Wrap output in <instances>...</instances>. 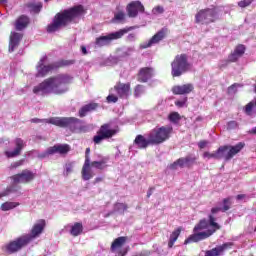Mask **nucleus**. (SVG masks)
<instances>
[{
  "mask_svg": "<svg viewBox=\"0 0 256 256\" xmlns=\"http://www.w3.org/2000/svg\"><path fill=\"white\" fill-rule=\"evenodd\" d=\"M73 81V77L67 74H60L54 77L45 79L42 83L33 88L35 95H63L69 91V83Z\"/></svg>",
  "mask_w": 256,
  "mask_h": 256,
  "instance_id": "1",
  "label": "nucleus"
},
{
  "mask_svg": "<svg viewBox=\"0 0 256 256\" xmlns=\"http://www.w3.org/2000/svg\"><path fill=\"white\" fill-rule=\"evenodd\" d=\"M31 123H49L60 127V129H69L72 133H85L89 131V126L83 125V120L76 117H51L48 119L32 118Z\"/></svg>",
  "mask_w": 256,
  "mask_h": 256,
  "instance_id": "2",
  "label": "nucleus"
},
{
  "mask_svg": "<svg viewBox=\"0 0 256 256\" xmlns=\"http://www.w3.org/2000/svg\"><path fill=\"white\" fill-rule=\"evenodd\" d=\"M217 219L213 215H209V220H200V222L194 227V234L190 235L185 240V245L189 243H199V241H204V239H209L215 231L221 229V226L217 224Z\"/></svg>",
  "mask_w": 256,
  "mask_h": 256,
  "instance_id": "3",
  "label": "nucleus"
},
{
  "mask_svg": "<svg viewBox=\"0 0 256 256\" xmlns=\"http://www.w3.org/2000/svg\"><path fill=\"white\" fill-rule=\"evenodd\" d=\"M83 13H85V10L82 5L74 6L57 13L52 23L48 25L47 32L55 33V31H59L61 27H67V25L73 23L77 17H81Z\"/></svg>",
  "mask_w": 256,
  "mask_h": 256,
  "instance_id": "4",
  "label": "nucleus"
},
{
  "mask_svg": "<svg viewBox=\"0 0 256 256\" xmlns=\"http://www.w3.org/2000/svg\"><path fill=\"white\" fill-rule=\"evenodd\" d=\"M131 95V85L118 83L114 88L110 89L109 95L106 98L107 103H117L120 99H127Z\"/></svg>",
  "mask_w": 256,
  "mask_h": 256,
  "instance_id": "5",
  "label": "nucleus"
},
{
  "mask_svg": "<svg viewBox=\"0 0 256 256\" xmlns=\"http://www.w3.org/2000/svg\"><path fill=\"white\" fill-rule=\"evenodd\" d=\"M173 133V127L171 126H162L159 128H154L151 130L148 135L150 136L151 145H161L165 143Z\"/></svg>",
  "mask_w": 256,
  "mask_h": 256,
  "instance_id": "6",
  "label": "nucleus"
},
{
  "mask_svg": "<svg viewBox=\"0 0 256 256\" xmlns=\"http://www.w3.org/2000/svg\"><path fill=\"white\" fill-rule=\"evenodd\" d=\"M171 67V73L173 77H181L183 73H187L191 68V64H189L187 54L177 55L173 62L171 63Z\"/></svg>",
  "mask_w": 256,
  "mask_h": 256,
  "instance_id": "7",
  "label": "nucleus"
},
{
  "mask_svg": "<svg viewBox=\"0 0 256 256\" xmlns=\"http://www.w3.org/2000/svg\"><path fill=\"white\" fill-rule=\"evenodd\" d=\"M127 29H121L116 32L109 33L108 35H101L95 39L94 47L95 49H101V47H107L111 45L112 41L121 39L123 35L127 34Z\"/></svg>",
  "mask_w": 256,
  "mask_h": 256,
  "instance_id": "8",
  "label": "nucleus"
},
{
  "mask_svg": "<svg viewBox=\"0 0 256 256\" xmlns=\"http://www.w3.org/2000/svg\"><path fill=\"white\" fill-rule=\"evenodd\" d=\"M218 15L219 9L217 7L202 9L195 15V23H201L202 25L213 23Z\"/></svg>",
  "mask_w": 256,
  "mask_h": 256,
  "instance_id": "9",
  "label": "nucleus"
},
{
  "mask_svg": "<svg viewBox=\"0 0 256 256\" xmlns=\"http://www.w3.org/2000/svg\"><path fill=\"white\" fill-rule=\"evenodd\" d=\"M29 245L28 238H24V236H20L16 238L14 241L6 244L4 246V251L9 253V255H13V253H17V251H21L23 247H27Z\"/></svg>",
  "mask_w": 256,
  "mask_h": 256,
  "instance_id": "10",
  "label": "nucleus"
},
{
  "mask_svg": "<svg viewBox=\"0 0 256 256\" xmlns=\"http://www.w3.org/2000/svg\"><path fill=\"white\" fill-rule=\"evenodd\" d=\"M35 177H37V173L29 169H25V170H22L21 173L11 176V179L13 183L27 184V183H31V181H35Z\"/></svg>",
  "mask_w": 256,
  "mask_h": 256,
  "instance_id": "11",
  "label": "nucleus"
},
{
  "mask_svg": "<svg viewBox=\"0 0 256 256\" xmlns=\"http://www.w3.org/2000/svg\"><path fill=\"white\" fill-rule=\"evenodd\" d=\"M126 11L128 13V17L135 18L139 13H145V6H143L141 1H132L127 5Z\"/></svg>",
  "mask_w": 256,
  "mask_h": 256,
  "instance_id": "12",
  "label": "nucleus"
},
{
  "mask_svg": "<svg viewBox=\"0 0 256 256\" xmlns=\"http://www.w3.org/2000/svg\"><path fill=\"white\" fill-rule=\"evenodd\" d=\"M43 229H45V220H39L36 224H34L30 234H24V238L28 239V244L37 239L42 233Z\"/></svg>",
  "mask_w": 256,
  "mask_h": 256,
  "instance_id": "13",
  "label": "nucleus"
},
{
  "mask_svg": "<svg viewBox=\"0 0 256 256\" xmlns=\"http://www.w3.org/2000/svg\"><path fill=\"white\" fill-rule=\"evenodd\" d=\"M245 55V46L244 45H238L232 54L229 55L228 60L222 61L220 64V67H227V65L230 63H235L238 59H241Z\"/></svg>",
  "mask_w": 256,
  "mask_h": 256,
  "instance_id": "14",
  "label": "nucleus"
},
{
  "mask_svg": "<svg viewBox=\"0 0 256 256\" xmlns=\"http://www.w3.org/2000/svg\"><path fill=\"white\" fill-rule=\"evenodd\" d=\"M197 161V158L194 155H188L184 158L176 160L174 163L170 164V169H183V167H191L193 163Z\"/></svg>",
  "mask_w": 256,
  "mask_h": 256,
  "instance_id": "15",
  "label": "nucleus"
},
{
  "mask_svg": "<svg viewBox=\"0 0 256 256\" xmlns=\"http://www.w3.org/2000/svg\"><path fill=\"white\" fill-rule=\"evenodd\" d=\"M165 37H167V29L162 28L149 41L141 44V49H149V47H153V45H157V43L163 41Z\"/></svg>",
  "mask_w": 256,
  "mask_h": 256,
  "instance_id": "16",
  "label": "nucleus"
},
{
  "mask_svg": "<svg viewBox=\"0 0 256 256\" xmlns=\"http://www.w3.org/2000/svg\"><path fill=\"white\" fill-rule=\"evenodd\" d=\"M221 147H227L226 151L224 152L223 159L225 161H230V159H233L237 153H240L245 148L244 142H239L235 146H221Z\"/></svg>",
  "mask_w": 256,
  "mask_h": 256,
  "instance_id": "17",
  "label": "nucleus"
},
{
  "mask_svg": "<svg viewBox=\"0 0 256 256\" xmlns=\"http://www.w3.org/2000/svg\"><path fill=\"white\" fill-rule=\"evenodd\" d=\"M45 61H47V56H43L40 61L38 62V65L36 66L38 77H45L49 73V71H53L55 69V64H48L45 65Z\"/></svg>",
  "mask_w": 256,
  "mask_h": 256,
  "instance_id": "18",
  "label": "nucleus"
},
{
  "mask_svg": "<svg viewBox=\"0 0 256 256\" xmlns=\"http://www.w3.org/2000/svg\"><path fill=\"white\" fill-rule=\"evenodd\" d=\"M233 242H226L220 246H217L211 250L206 251L205 256H221L223 255L224 251L227 249H231Z\"/></svg>",
  "mask_w": 256,
  "mask_h": 256,
  "instance_id": "19",
  "label": "nucleus"
},
{
  "mask_svg": "<svg viewBox=\"0 0 256 256\" xmlns=\"http://www.w3.org/2000/svg\"><path fill=\"white\" fill-rule=\"evenodd\" d=\"M16 148L13 151H5V155L8 159H13V157H18V155H21V151H23V148L25 147V142L21 138H17L15 140Z\"/></svg>",
  "mask_w": 256,
  "mask_h": 256,
  "instance_id": "20",
  "label": "nucleus"
},
{
  "mask_svg": "<svg viewBox=\"0 0 256 256\" xmlns=\"http://www.w3.org/2000/svg\"><path fill=\"white\" fill-rule=\"evenodd\" d=\"M154 75L155 70H153V68L144 67L140 69L138 73V81L140 83H147V81H149V79H152Z\"/></svg>",
  "mask_w": 256,
  "mask_h": 256,
  "instance_id": "21",
  "label": "nucleus"
},
{
  "mask_svg": "<svg viewBox=\"0 0 256 256\" xmlns=\"http://www.w3.org/2000/svg\"><path fill=\"white\" fill-rule=\"evenodd\" d=\"M21 39H23V34L19 32H12L10 35L9 42V53H13L17 47H19V43H21Z\"/></svg>",
  "mask_w": 256,
  "mask_h": 256,
  "instance_id": "22",
  "label": "nucleus"
},
{
  "mask_svg": "<svg viewBox=\"0 0 256 256\" xmlns=\"http://www.w3.org/2000/svg\"><path fill=\"white\" fill-rule=\"evenodd\" d=\"M134 145H136L138 149H147L148 145H151V136H149V134H147L146 137L137 135L134 140Z\"/></svg>",
  "mask_w": 256,
  "mask_h": 256,
  "instance_id": "23",
  "label": "nucleus"
},
{
  "mask_svg": "<svg viewBox=\"0 0 256 256\" xmlns=\"http://www.w3.org/2000/svg\"><path fill=\"white\" fill-rule=\"evenodd\" d=\"M81 175L83 181H89L90 179H93V177L95 176V174H93V170H91V163H89V159H87L86 162H84Z\"/></svg>",
  "mask_w": 256,
  "mask_h": 256,
  "instance_id": "24",
  "label": "nucleus"
},
{
  "mask_svg": "<svg viewBox=\"0 0 256 256\" xmlns=\"http://www.w3.org/2000/svg\"><path fill=\"white\" fill-rule=\"evenodd\" d=\"M227 151V147H219L216 152L210 153L205 152L203 154L204 159H223L225 157V152Z\"/></svg>",
  "mask_w": 256,
  "mask_h": 256,
  "instance_id": "25",
  "label": "nucleus"
},
{
  "mask_svg": "<svg viewBox=\"0 0 256 256\" xmlns=\"http://www.w3.org/2000/svg\"><path fill=\"white\" fill-rule=\"evenodd\" d=\"M71 151V146L69 144H56L50 147V153H59L60 155H67L68 152Z\"/></svg>",
  "mask_w": 256,
  "mask_h": 256,
  "instance_id": "26",
  "label": "nucleus"
},
{
  "mask_svg": "<svg viewBox=\"0 0 256 256\" xmlns=\"http://www.w3.org/2000/svg\"><path fill=\"white\" fill-rule=\"evenodd\" d=\"M231 197L229 198H225L223 200V207H214L211 209V213L210 215H213V217L215 218V215H217V213H219V211H222V213H225L226 211H229L231 209Z\"/></svg>",
  "mask_w": 256,
  "mask_h": 256,
  "instance_id": "27",
  "label": "nucleus"
},
{
  "mask_svg": "<svg viewBox=\"0 0 256 256\" xmlns=\"http://www.w3.org/2000/svg\"><path fill=\"white\" fill-rule=\"evenodd\" d=\"M174 95H187L193 91L192 84H184L181 86H175L172 89Z\"/></svg>",
  "mask_w": 256,
  "mask_h": 256,
  "instance_id": "28",
  "label": "nucleus"
},
{
  "mask_svg": "<svg viewBox=\"0 0 256 256\" xmlns=\"http://www.w3.org/2000/svg\"><path fill=\"white\" fill-rule=\"evenodd\" d=\"M98 107L99 105L97 103L86 104L80 108V110L78 111V115L79 117H87L89 113L95 111V109H97Z\"/></svg>",
  "mask_w": 256,
  "mask_h": 256,
  "instance_id": "29",
  "label": "nucleus"
},
{
  "mask_svg": "<svg viewBox=\"0 0 256 256\" xmlns=\"http://www.w3.org/2000/svg\"><path fill=\"white\" fill-rule=\"evenodd\" d=\"M98 133H101L106 139H111L113 135L117 134V130L111 129V126L109 124H103L100 127Z\"/></svg>",
  "mask_w": 256,
  "mask_h": 256,
  "instance_id": "30",
  "label": "nucleus"
},
{
  "mask_svg": "<svg viewBox=\"0 0 256 256\" xmlns=\"http://www.w3.org/2000/svg\"><path fill=\"white\" fill-rule=\"evenodd\" d=\"M29 25V17L22 15L16 20V31H23Z\"/></svg>",
  "mask_w": 256,
  "mask_h": 256,
  "instance_id": "31",
  "label": "nucleus"
},
{
  "mask_svg": "<svg viewBox=\"0 0 256 256\" xmlns=\"http://www.w3.org/2000/svg\"><path fill=\"white\" fill-rule=\"evenodd\" d=\"M17 184L18 183H14L7 187L3 192L0 193V197H7L11 195V193H19V191H21V186Z\"/></svg>",
  "mask_w": 256,
  "mask_h": 256,
  "instance_id": "32",
  "label": "nucleus"
},
{
  "mask_svg": "<svg viewBox=\"0 0 256 256\" xmlns=\"http://www.w3.org/2000/svg\"><path fill=\"white\" fill-rule=\"evenodd\" d=\"M126 242L127 237L121 236L116 238L111 245V251H117V249H121Z\"/></svg>",
  "mask_w": 256,
  "mask_h": 256,
  "instance_id": "33",
  "label": "nucleus"
},
{
  "mask_svg": "<svg viewBox=\"0 0 256 256\" xmlns=\"http://www.w3.org/2000/svg\"><path fill=\"white\" fill-rule=\"evenodd\" d=\"M107 161H109L108 158L102 157L99 161H93L90 163L91 167H94V169H105L107 167Z\"/></svg>",
  "mask_w": 256,
  "mask_h": 256,
  "instance_id": "34",
  "label": "nucleus"
},
{
  "mask_svg": "<svg viewBox=\"0 0 256 256\" xmlns=\"http://www.w3.org/2000/svg\"><path fill=\"white\" fill-rule=\"evenodd\" d=\"M179 235H181V228H178L177 230L172 232V234L170 235L169 242H168L169 249L173 248V245H175V242L177 241V239H179Z\"/></svg>",
  "mask_w": 256,
  "mask_h": 256,
  "instance_id": "35",
  "label": "nucleus"
},
{
  "mask_svg": "<svg viewBox=\"0 0 256 256\" xmlns=\"http://www.w3.org/2000/svg\"><path fill=\"white\" fill-rule=\"evenodd\" d=\"M28 9H30L31 13H40L41 9H43V3L41 2H30L27 4Z\"/></svg>",
  "mask_w": 256,
  "mask_h": 256,
  "instance_id": "36",
  "label": "nucleus"
},
{
  "mask_svg": "<svg viewBox=\"0 0 256 256\" xmlns=\"http://www.w3.org/2000/svg\"><path fill=\"white\" fill-rule=\"evenodd\" d=\"M70 233L73 235V237H78V235H81V233H83V224L76 222L72 226Z\"/></svg>",
  "mask_w": 256,
  "mask_h": 256,
  "instance_id": "37",
  "label": "nucleus"
},
{
  "mask_svg": "<svg viewBox=\"0 0 256 256\" xmlns=\"http://www.w3.org/2000/svg\"><path fill=\"white\" fill-rule=\"evenodd\" d=\"M19 205V202H4L1 204L0 209L1 211H11L12 209L19 207Z\"/></svg>",
  "mask_w": 256,
  "mask_h": 256,
  "instance_id": "38",
  "label": "nucleus"
},
{
  "mask_svg": "<svg viewBox=\"0 0 256 256\" xmlns=\"http://www.w3.org/2000/svg\"><path fill=\"white\" fill-rule=\"evenodd\" d=\"M134 52V47H123L118 51V54L120 57H129L130 55H133Z\"/></svg>",
  "mask_w": 256,
  "mask_h": 256,
  "instance_id": "39",
  "label": "nucleus"
},
{
  "mask_svg": "<svg viewBox=\"0 0 256 256\" xmlns=\"http://www.w3.org/2000/svg\"><path fill=\"white\" fill-rule=\"evenodd\" d=\"M127 211V206L123 203H116L114 205V213H119L120 215H123Z\"/></svg>",
  "mask_w": 256,
  "mask_h": 256,
  "instance_id": "40",
  "label": "nucleus"
},
{
  "mask_svg": "<svg viewBox=\"0 0 256 256\" xmlns=\"http://www.w3.org/2000/svg\"><path fill=\"white\" fill-rule=\"evenodd\" d=\"M255 107V100L249 102L243 109L244 113L251 117L253 115V108Z\"/></svg>",
  "mask_w": 256,
  "mask_h": 256,
  "instance_id": "41",
  "label": "nucleus"
},
{
  "mask_svg": "<svg viewBox=\"0 0 256 256\" xmlns=\"http://www.w3.org/2000/svg\"><path fill=\"white\" fill-rule=\"evenodd\" d=\"M143 93H145V86L137 85L134 90L135 97H141V95H143Z\"/></svg>",
  "mask_w": 256,
  "mask_h": 256,
  "instance_id": "42",
  "label": "nucleus"
},
{
  "mask_svg": "<svg viewBox=\"0 0 256 256\" xmlns=\"http://www.w3.org/2000/svg\"><path fill=\"white\" fill-rule=\"evenodd\" d=\"M239 87H241V84H232L229 88H228V95H235V93H237V89H239Z\"/></svg>",
  "mask_w": 256,
  "mask_h": 256,
  "instance_id": "43",
  "label": "nucleus"
},
{
  "mask_svg": "<svg viewBox=\"0 0 256 256\" xmlns=\"http://www.w3.org/2000/svg\"><path fill=\"white\" fill-rule=\"evenodd\" d=\"M153 15H163L165 13V9L163 6H156L152 9Z\"/></svg>",
  "mask_w": 256,
  "mask_h": 256,
  "instance_id": "44",
  "label": "nucleus"
},
{
  "mask_svg": "<svg viewBox=\"0 0 256 256\" xmlns=\"http://www.w3.org/2000/svg\"><path fill=\"white\" fill-rule=\"evenodd\" d=\"M181 117L179 116V113L174 112L169 115V120L172 121V123H177Z\"/></svg>",
  "mask_w": 256,
  "mask_h": 256,
  "instance_id": "45",
  "label": "nucleus"
},
{
  "mask_svg": "<svg viewBox=\"0 0 256 256\" xmlns=\"http://www.w3.org/2000/svg\"><path fill=\"white\" fill-rule=\"evenodd\" d=\"M50 151H51V147H49L46 151L38 154L39 159H46V157H49V155H53V152H50Z\"/></svg>",
  "mask_w": 256,
  "mask_h": 256,
  "instance_id": "46",
  "label": "nucleus"
},
{
  "mask_svg": "<svg viewBox=\"0 0 256 256\" xmlns=\"http://www.w3.org/2000/svg\"><path fill=\"white\" fill-rule=\"evenodd\" d=\"M70 173H73V163H68L65 166V171H64L65 177H68Z\"/></svg>",
  "mask_w": 256,
  "mask_h": 256,
  "instance_id": "47",
  "label": "nucleus"
},
{
  "mask_svg": "<svg viewBox=\"0 0 256 256\" xmlns=\"http://www.w3.org/2000/svg\"><path fill=\"white\" fill-rule=\"evenodd\" d=\"M114 19L115 21H125V13L120 11V12H117L115 15H114Z\"/></svg>",
  "mask_w": 256,
  "mask_h": 256,
  "instance_id": "48",
  "label": "nucleus"
},
{
  "mask_svg": "<svg viewBox=\"0 0 256 256\" xmlns=\"http://www.w3.org/2000/svg\"><path fill=\"white\" fill-rule=\"evenodd\" d=\"M238 128H239V123L237 121H230L227 123L228 130H233V129H238Z\"/></svg>",
  "mask_w": 256,
  "mask_h": 256,
  "instance_id": "49",
  "label": "nucleus"
},
{
  "mask_svg": "<svg viewBox=\"0 0 256 256\" xmlns=\"http://www.w3.org/2000/svg\"><path fill=\"white\" fill-rule=\"evenodd\" d=\"M103 139H106L101 133L98 132L96 136H94L93 141L96 143V145H99Z\"/></svg>",
  "mask_w": 256,
  "mask_h": 256,
  "instance_id": "50",
  "label": "nucleus"
},
{
  "mask_svg": "<svg viewBox=\"0 0 256 256\" xmlns=\"http://www.w3.org/2000/svg\"><path fill=\"white\" fill-rule=\"evenodd\" d=\"M253 3V0H242L238 3L239 7L245 8L249 7V4Z\"/></svg>",
  "mask_w": 256,
  "mask_h": 256,
  "instance_id": "51",
  "label": "nucleus"
},
{
  "mask_svg": "<svg viewBox=\"0 0 256 256\" xmlns=\"http://www.w3.org/2000/svg\"><path fill=\"white\" fill-rule=\"evenodd\" d=\"M185 103H187V98H184L183 100H178L175 102L176 107H185Z\"/></svg>",
  "mask_w": 256,
  "mask_h": 256,
  "instance_id": "52",
  "label": "nucleus"
},
{
  "mask_svg": "<svg viewBox=\"0 0 256 256\" xmlns=\"http://www.w3.org/2000/svg\"><path fill=\"white\" fill-rule=\"evenodd\" d=\"M90 153H91V148H86L84 163H87V159H88V163H91V158L89 157Z\"/></svg>",
  "mask_w": 256,
  "mask_h": 256,
  "instance_id": "53",
  "label": "nucleus"
},
{
  "mask_svg": "<svg viewBox=\"0 0 256 256\" xmlns=\"http://www.w3.org/2000/svg\"><path fill=\"white\" fill-rule=\"evenodd\" d=\"M136 39H137V35L135 33H131L127 36V41L133 42V41H136Z\"/></svg>",
  "mask_w": 256,
  "mask_h": 256,
  "instance_id": "54",
  "label": "nucleus"
},
{
  "mask_svg": "<svg viewBox=\"0 0 256 256\" xmlns=\"http://www.w3.org/2000/svg\"><path fill=\"white\" fill-rule=\"evenodd\" d=\"M75 63V60H64L62 61V65L64 66H69V65H73Z\"/></svg>",
  "mask_w": 256,
  "mask_h": 256,
  "instance_id": "55",
  "label": "nucleus"
},
{
  "mask_svg": "<svg viewBox=\"0 0 256 256\" xmlns=\"http://www.w3.org/2000/svg\"><path fill=\"white\" fill-rule=\"evenodd\" d=\"M21 165H23V160H20V161H18V162L13 163V164L11 165V167H12L13 169H17V167H21Z\"/></svg>",
  "mask_w": 256,
  "mask_h": 256,
  "instance_id": "56",
  "label": "nucleus"
},
{
  "mask_svg": "<svg viewBox=\"0 0 256 256\" xmlns=\"http://www.w3.org/2000/svg\"><path fill=\"white\" fill-rule=\"evenodd\" d=\"M207 141H200L199 143H198V147H199V149H205V147H207Z\"/></svg>",
  "mask_w": 256,
  "mask_h": 256,
  "instance_id": "57",
  "label": "nucleus"
},
{
  "mask_svg": "<svg viewBox=\"0 0 256 256\" xmlns=\"http://www.w3.org/2000/svg\"><path fill=\"white\" fill-rule=\"evenodd\" d=\"M246 198H247V195H245V194H239V195L236 196V199L238 201H241V200L246 199Z\"/></svg>",
  "mask_w": 256,
  "mask_h": 256,
  "instance_id": "58",
  "label": "nucleus"
},
{
  "mask_svg": "<svg viewBox=\"0 0 256 256\" xmlns=\"http://www.w3.org/2000/svg\"><path fill=\"white\" fill-rule=\"evenodd\" d=\"M82 55H88L89 52L87 51V47L81 46Z\"/></svg>",
  "mask_w": 256,
  "mask_h": 256,
  "instance_id": "59",
  "label": "nucleus"
},
{
  "mask_svg": "<svg viewBox=\"0 0 256 256\" xmlns=\"http://www.w3.org/2000/svg\"><path fill=\"white\" fill-rule=\"evenodd\" d=\"M153 191H155V188H150L148 191H147V197H151L153 195Z\"/></svg>",
  "mask_w": 256,
  "mask_h": 256,
  "instance_id": "60",
  "label": "nucleus"
},
{
  "mask_svg": "<svg viewBox=\"0 0 256 256\" xmlns=\"http://www.w3.org/2000/svg\"><path fill=\"white\" fill-rule=\"evenodd\" d=\"M0 5H7V0H0Z\"/></svg>",
  "mask_w": 256,
  "mask_h": 256,
  "instance_id": "61",
  "label": "nucleus"
},
{
  "mask_svg": "<svg viewBox=\"0 0 256 256\" xmlns=\"http://www.w3.org/2000/svg\"><path fill=\"white\" fill-rule=\"evenodd\" d=\"M99 181H101V178H96V179H95V182H96V183H99Z\"/></svg>",
  "mask_w": 256,
  "mask_h": 256,
  "instance_id": "62",
  "label": "nucleus"
},
{
  "mask_svg": "<svg viewBox=\"0 0 256 256\" xmlns=\"http://www.w3.org/2000/svg\"><path fill=\"white\" fill-rule=\"evenodd\" d=\"M126 252H124L123 254H121L120 256H125Z\"/></svg>",
  "mask_w": 256,
  "mask_h": 256,
  "instance_id": "63",
  "label": "nucleus"
},
{
  "mask_svg": "<svg viewBox=\"0 0 256 256\" xmlns=\"http://www.w3.org/2000/svg\"><path fill=\"white\" fill-rule=\"evenodd\" d=\"M255 107H256V99H255Z\"/></svg>",
  "mask_w": 256,
  "mask_h": 256,
  "instance_id": "64",
  "label": "nucleus"
}]
</instances>
